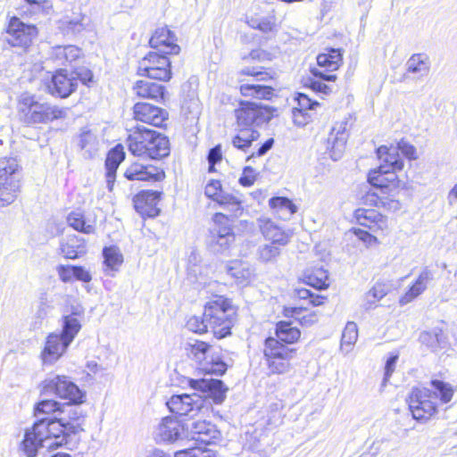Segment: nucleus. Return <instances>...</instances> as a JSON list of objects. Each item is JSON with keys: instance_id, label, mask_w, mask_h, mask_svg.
I'll use <instances>...</instances> for the list:
<instances>
[{"instance_id": "obj_1", "label": "nucleus", "mask_w": 457, "mask_h": 457, "mask_svg": "<svg viewBox=\"0 0 457 457\" xmlns=\"http://www.w3.org/2000/svg\"><path fill=\"white\" fill-rule=\"evenodd\" d=\"M82 430L79 423L65 422L63 418H39L30 428L26 429L21 450L27 457H35L39 448L60 446L66 442L65 435Z\"/></svg>"}, {"instance_id": "obj_2", "label": "nucleus", "mask_w": 457, "mask_h": 457, "mask_svg": "<svg viewBox=\"0 0 457 457\" xmlns=\"http://www.w3.org/2000/svg\"><path fill=\"white\" fill-rule=\"evenodd\" d=\"M188 385L195 392L172 395L167 402L172 413L194 416L204 407L206 398H212L215 403H221L228 390L221 380L213 378H190Z\"/></svg>"}, {"instance_id": "obj_3", "label": "nucleus", "mask_w": 457, "mask_h": 457, "mask_svg": "<svg viewBox=\"0 0 457 457\" xmlns=\"http://www.w3.org/2000/svg\"><path fill=\"white\" fill-rule=\"evenodd\" d=\"M128 148L136 156L162 159L170 154V142L162 133L138 126L128 137Z\"/></svg>"}, {"instance_id": "obj_4", "label": "nucleus", "mask_w": 457, "mask_h": 457, "mask_svg": "<svg viewBox=\"0 0 457 457\" xmlns=\"http://www.w3.org/2000/svg\"><path fill=\"white\" fill-rule=\"evenodd\" d=\"M377 154L380 164L377 169L370 171L368 181L376 187H405V183L399 180L395 175V171L403 168L398 148L381 145L378 148Z\"/></svg>"}, {"instance_id": "obj_5", "label": "nucleus", "mask_w": 457, "mask_h": 457, "mask_svg": "<svg viewBox=\"0 0 457 457\" xmlns=\"http://www.w3.org/2000/svg\"><path fill=\"white\" fill-rule=\"evenodd\" d=\"M18 113L21 121L27 125L48 123L54 120L63 119L67 115L66 109L47 102L29 93L22 94L18 101Z\"/></svg>"}, {"instance_id": "obj_6", "label": "nucleus", "mask_w": 457, "mask_h": 457, "mask_svg": "<svg viewBox=\"0 0 457 457\" xmlns=\"http://www.w3.org/2000/svg\"><path fill=\"white\" fill-rule=\"evenodd\" d=\"M236 310L231 302L221 295L215 296L204 305V316L210 330L219 339L231 334Z\"/></svg>"}, {"instance_id": "obj_7", "label": "nucleus", "mask_w": 457, "mask_h": 457, "mask_svg": "<svg viewBox=\"0 0 457 457\" xmlns=\"http://www.w3.org/2000/svg\"><path fill=\"white\" fill-rule=\"evenodd\" d=\"M189 358L196 361L207 374L222 375L227 365L220 360L213 345L200 340H192L186 347Z\"/></svg>"}, {"instance_id": "obj_8", "label": "nucleus", "mask_w": 457, "mask_h": 457, "mask_svg": "<svg viewBox=\"0 0 457 457\" xmlns=\"http://www.w3.org/2000/svg\"><path fill=\"white\" fill-rule=\"evenodd\" d=\"M295 350L289 348L274 337H268L264 343L263 354L271 373L285 374L291 370L290 361Z\"/></svg>"}, {"instance_id": "obj_9", "label": "nucleus", "mask_w": 457, "mask_h": 457, "mask_svg": "<svg viewBox=\"0 0 457 457\" xmlns=\"http://www.w3.org/2000/svg\"><path fill=\"white\" fill-rule=\"evenodd\" d=\"M239 73L253 77L252 82L240 85L239 89L243 96H253L257 99H270L273 96L271 86L261 85L257 82H267L273 79L274 72L260 71L256 67H246L243 68Z\"/></svg>"}, {"instance_id": "obj_10", "label": "nucleus", "mask_w": 457, "mask_h": 457, "mask_svg": "<svg viewBox=\"0 0 457 457\" xmlns=\"http://www.w3.org/2000/svg\"><path fill=\"white\" fill-rule=\"evenodd\" d=\"M409 409L416 420H428L437 411V403L433 400L432 390L428 387H416L408 399Z\"/></svg>"}, {"instance_id": "obj_11", "label": "nucleus", "mask_w": 457, "mask_h": 457, "mask_svg": "<svg viewBox=\"0 0 457 457\" xmlns=\"http://www.w3.org/2000/svg\"><path fill=\"white\" fill-rule=\"evenodd\" d=\"M137 73L152 79L167 81L171 78L170 61L167 54L150 52L139 62Z\"/></svg>"}, {"instance_id": "obj_12", "label": "nucleus", "mask_w": 457, "mask_h": 457, "mask_svg": "<svg viewBox=\"0 0 457 457\" xmlns=\"http://www.w3.org/2000/svg\"><path fill=\"white\" fill-rule=\"evenodd\" d=\"M235 115L238 127L253 128L269 122L273 113L267 106L253 102H242L240 107L235 111Z\"/></svg>"}, {"instance_id": "obj_13", "label": "nucleus", "mask_w": 457, "mask_h": 457, "mask_svg": "<svg viewBox=\"0 0 457 457\" xmlns=\"http://www.w3.org/2000/svg\"><path fill=\"white\" fill-rule=\"evenodd\" d=\"M45 391L54 393L58 397L68 400L71 404H80L86 395L66 376H55L46 381Z\"/></svg>"}, {"instance_id": "obj_14", "label": "nucleus", "mask_w": 457, "mask_h": 457, "mask_svg": "<svg viewBox=\"0 0 457 457\" xmlns=\"http://www.w3.org/2000/svg\"><path fill=\"white\" fill-rule=\"evenodd\" d=\"M37 36V29L34 25L22 22L19 18L11 19L5 41L12 46L27 48Z\"/></svg>"}, {"instance_id": "obj_15", "label": "nucleus", "mask_w": 457, "mask_h": 457, "mask_svg": "<svg viewBox=\"0 0 457 457\" xmlns=\"http://www.w3.org/2000/svg\"><path fill=\"white\" fill-rule=\"evenodd\" d=\"M342 64V54L339 49L331 48L317 56V65L311 69L312 74L323 80L335 81L337 76L329 72L337 71Z\"/></svg>"}, {"instance_id": "obj_16", "label": "nucleus", "mask_w": 457, "mask_h": 457, "mask_svg": "<svg viewBox=\"0 0 457 457\" xmlns=\"http://www.w3.org/2000/svg\"><path fill=\"white\" fill-rule=\"evenodd\" d=\"M186 437L205 445L214 444L220 437L216 426L204 420H189L186 422Z\"/></svg>"}, {"instance_id": "obj_17", "label": "nucleus", "mask_w": 457, "mask_h": 457, "mask_svg": "<svg viewBox=\"0 0 457 457\" xmlns=\"http://www.w3.org/2000/svg\"><path fill=\"white\" fill-rule=\"evenodd\" d=\"M77 77L74 73H68L66 70H59L52 76L51 80L46 84L47 91L54 96L62 98L68 97L77 88Z\"/></svg>"}, {"instance_id": "obj_18", "label": "nucleus", "mask_w": 457, "mask_h": 457, "mask_svg": "<svg viewBox=\"0 0 457 457\" xmlns=\"http://www.w3.org/2000/svg\"><path fill=\"white\" fill-rule=\"evenodd\" d=\"M257 226L264 238L273 245L285 246L290 241L292 236L290 231L285 229L270 218H259L257 220Z\"/></svg>"}, {"instance_id": "obj_19", "label": "nucleus", "mask_w": 457, "mask_h": 457, "mask_svg": "<svg viewBox=\"0 0 457 457\" xmlns=\"http://www.w3.org/2000/svg\"><path fill=\"white\" fill-rule=\"evenodd\" d=\"M70 345L71 343L60 334L55 332L49 334L41 352L43 364H54L64 354Z\"/></svg>"}, {"instance_id": "obj_20", "label": "nucleus", "mask_w": 457, "mask_h": 457, "mask_svg": "<svg viewBox=\"0 0 457 457\" xmlns=\"http://www.w3.org/2000/svg\"><path fill=\"white\" fill-rule=\"evenodd\" d=\"M124 177L129 180L160 181L164 179L165 174L157 166L134 162L124 171Z\"/></svg>"}, {"instance_id": "obj_21", "label": "nucleus", "mask_w": 457, "mask_h": 457, "mask_svg": "<svg viewBox=\"0 0 457 457\" xmlns=\"http://www.w3.org/2000/svg\"><path fill=\"white\" fill-rule=\"evenodd\" d=\"M176 35L167 27L157 28L152 35L149 44L152 48L157 49L164 54H178L180 51L176 43Z\"/></svg>"}, {"instance_id": "obj_22", "label": "nucleus", "mask_w": 457, "mask_h": 457, "mask_svg": "<svg viewBox=\"0 0 457 457\" xmlns=\"http://www.w3.org/2000/svg\"><path fill=\"white\" fill-rule=\"evenodd\" d=\"M186 423L181 425L170 417H165L157 428L156 437L163 442H181L186 437Z\"/></svg>"}, {"instance_id": "obj_23", "label": "nucleus", "mask_w": 457, "mask_h": 457, "mask_svg": "<svg viewBox=\"0 0 457 457\" xmlns=\"http://www.w3.org/2000/svg\"><path fill=\"white\" fill-rule=\"evenodd\" d=\"M133 111L137 120L155 127L162 126L168 115L166 111L147 103H137Z\"/></svg>"}, {"instance_id": "obj_24", "label": "nucleus", "mask_w": 457, "mask_h": 457, "mask_svg": "<svg viewBox=\"0 0 457 457\" xmlns=\"http://www.w3.org/2000/svg\"><path fill=\"white\" fill-rule=\"evenodd\" d=\"M346 122L337 123L332 129L327 139V148L330 152V157L334 161L341 158L348 138Z\"/></svg>"}, {"instance_id": "obj_25", "label": "nucleus", "mask_w": 457, "mask_h": 457, "mask_svg": "<svg viewBox=\"0 0 457 457\" xmlns=\"http://www.w3.org/2000/svg\"><path fill=\"white\" fill-rule=\"evenodd\" d=\"M160 200V193L152 190H143L133 199L136 211L142 216L155 217L159 213L156 207Z\"/></svg>"}, {"instance_id": "obj_26", "label": "nucleus", "mask_w": 457, "mask_h": 457, "mask_svg": "<svg viewBox=\"0 0 457 457\" xmlns=\"http://www.w3.org/2000/svg\"><path fill=\"white\" fill-rule=\"evenodd\" d=\"M382 194H387L388 195H378L375 193H367L364 196V202L369 203L370 205L381 206L390 212L399 211L402 207V204L399 200L395 199V195L399 189H403L404 187H394L386 188L380 187Z\"/></svg>"}, {"instance_id": "obj_27", "label": "nucleus", "mask_w": 457, "mask_h": 457, "mask_svg": "<svg viewBox=\"0 0 457 457\" xmlns=\"http://www.w3.org/2000/svg\"><path fill=\"white\" fill-rule=\"evenodd\" d=\"M354 218L361 226L370 229L375 231L388 229L387 218L374 209L359 208L354 212Z\"/></svg>"}, {"instance_id": "obj_28", "label": "nucleus", "mask_w": 457, "mask_h": 457, "mask_svg": "<svg viewBox=\"0 0 457 457\" xmlns=\"http://www.w3.org/2000/svg\"><path fill=\"white\" fill-rule=\"evenodd\" d=\"M434 274L428 268L425 267L421 272L420 273L417 279L414 283L408 288V290L400 297L399 303L400 305H405L414 299H416L419 295H420L428 287V285L433 280Z\"/></svg>"}, {"instance_id": "obj_29", "label": "nucleus", "mask_w": 457, "mask_h": 457, "mask_svg": "<svg viewBox=\"0 0 457 457\" xmlns=\"http://www.w3.org/2000/svg\"><path fill=\"white\" fill-rule=\"evenodd\" d=\"M133 91L139 97L153 99L156 102L164 100L165 96V87L162 85L145 80L137 81L133 86Z\"/></svg>"}, {"instance_id": "obj_30", "label": "nucleus", "mask_w": 457, "mask_h": 457, "mask_svg": "<svg viewBox=\"0 0 457 457\" xmlns=\"http://www.w3.org/2000/svg\"><path fill=\"white\" fill-rule=\"evenodd\" d=\"M260 137V133L253 128H240L232 137V145L244 152L248 153L253 144Z\"/></svg>"}, {"instance_id": "obj_31", "label": "nucleus", "mask_w": 457, "mask_h": 457, "mask_svg": "<svg viewBox=\"0 0 457 457\" xmlns=\"http://www.w3.org/2000/svg\"><path fill=\"white\" fill-rule=\"evenodd\" d=\"M10 180H20L19 164L14 158L0 159V185L9 184Z\"/></svg>"}, {"instance_id": "obj_32", "label": "nucleus", "mask_w": 457, "mask_h": 457, "mask_svg": "<svg viewBox=\"0 0 457 457\" xmlns=\"http://www.w3.org/2000/svg\"><path fill=\"white\" fill-rule=\"evenodd\" d=\"M81 54V50L73 46H56L52 49V57L60 64H66L76 61Z\"/></svg>"}, {"instance_id": "obj_33", "label": "nucleus", "mask_w": 457, "mask_h": 457, "mask_svg": "<svg viewBox=\"0 0 457 457\" xmlns=\"http://www.w3.org/2000/svg\"><path fill=\"white\" fill-rule=\"evenodd\" d=\"M104 258V264L105 266L104 272L108 276H113L112 272L119 270L123 262V256L117 247H104L103 251Z\"/></svg>"}, {"instance_id": "obj_34", "label": "nucleus", "mask_w": 457, "mask_h": 457, "mask_svg": "<svg viewBox=\"0 0 457 457\" xmlns=\"http://www.w3.org/2000/svg\"><path fill=\"white\" fill-rule=\"evenodd\" d=\"M228 273L230 277L235 278L236 282L239 285H247L253 276V270L250 265L242 262L235 261L228 268Z\"/></svg>"}, {"instance_id": "obj_35", "label": "nucleus", "mask_w": 457, "mask_h": 457, "mask_svg": "<svg viewBox=\"0 0 457 457\" xmlns=\"http://www.w3.org/2000/svg\"><path fill=\"white\" fill-rule=\"evenodd\" d=\"M300 336V330L293 327L291 322L279 321L276 326V339L280 343L294 344L299 339Z\"/></svg>"}, {"instance_id": "obj_36", "label": "nucleus", "mask_w": 457, "mask_h": 457, "mask_svg": "<svg viewBox=\"0 0 457 457\" xmlns=\"http://www.w3.org/2000/svg\"><path fill=\"white\" fill-rule=\"evenodd\" d=\"M430 390H432L433 400H439L441 403H448L454 394V389L449 383L441 380H432L430 382Z\"/></svg>"}, {"instance_id": "obj_37", "label": "nucleus", "mask_w": 457, "mask_h": 457, "mask_svg": "<svg viewBox=\"0 0 457 457\" xmlns=\"http://www.w3.org/2000/svg\"><path fill=\"white\" fill-rule=\"evenodd\" d=\"M213 228L211 229V237H225L235 235L232 221L223 213L217 212L212 217Z\"/></svg>"}, {"instance_id": "obj_38", "label": "nucleus", "mask_w": 457, "mask_h": 457, "mask_svg": "<svg viewBox=\"0 0 457 457\" xmlns=\"http://www.w3.org/2000/svg\"><path fill=\"white\" fill-rule=\"evenodd\" d=\"M328 275L326 270L317 268L308 270L303 274V281L318 289H324L328 287Z\"/></svg>"}, {"instance_id": "obj_39", "label": "nucleus", "mask_w": 457, "mask_h": 457, "mask_svg": "<svg viewBox=\"0 0 457 457\" xmlns=\"http://www.w3.org/2000/svg\"><path fill=\"white\" fill-rule=\"evenodd\" d=\"M80 328L79 320L74 314H69L62 317V331L59 334L71 344Z\"/></svg>"}, {"instance_id": "obj_40", "label": "nucleus", "mask_w": 457, "mask_h": 457, "mask_svg": "<svg viewBox=\"0 0 457 457\" xmlns=\"http://www.w3.org/2000/svg\"><path fill=\"white\" fill-rule=\"evenodd\" d=\"M21 189L20 180H10L9 184L0 185V207L12 204Z\"/></svg>"}, {"instance_id": "obj_41", "label": "nucleus", "mask_w": 457, "mask_h": 457, "mask_svg": "<svg viewBox=\"0 0 457 457\" xmlns=\"http://www.w3.org/2000/svg\"><path fill=\"white\" fill-rule=\"evenodd\" d=\"M387 293L388 287L386 284L380 282L376 283L365 295L364 308L370 310L376 307L377 302L386 296Z\"/></svg>"}, {"instance_id": "obj_42", "label": "nucleus", "mask_w": 457, "mask_h": 457, "mask_svg": "<svg viewBox=\"0 0 457 457\" xmlns=\"http://www.w3.org/2000/svg\"><path fill=\"white\" fill-rule=\"evenodd\" d=\"M357 338L358 328L356 323L352 321L347 322L342 333L341 351L348 353L352 350L353 345L356 343Z\"/></svg>"}, {"instance_id": "obj_43", "label": "nucleus", "mask_w": 457, "mask_h": 457, "mask_svg": "<svg viewBox=\"0 0 457 457\" xmlns=\"http://www.w3.org/2000/svg\"><path fill=\"white\" fill-rule=\"evenodd\" d=\"M408 72L425 76L429 71L428 58L420 54L411 55L406 63Z\"/></svg>"}, {"instance_id": "obj_44", "label": "nucleus", "mask_w": 457, "mask_h": 457, "mask_svg": "<svg viewBox=\"0 0 457 457\" xmlns=\"http://www.w3.org/2000/svg\"><path fill=\"white\" fill-rule=\"evenodd\" d=\"M282 246L271 243L260 245L257 249L258 260L264 263L275 262L281 253Z\"/></svg>"}, {"instance_id": "obj_45", "label": "nucleus", "mask_w": 457, "mask_h": 457, "mask_svg": "<svg viewBox=\"0 0 457 457\" xmlns=\"http://www.w3.org/2000/svg\"><path fill=\"white\" fill-rule=\"evenodd\" d=\"M61 251L65 258L76 259L85 253V246L79 244L76 237L69 238L66 242L61 244Z\"/></svg>"}, {"instance_id": "obj_46", "label": "nucleus", "mask_w": 457, "mask_h": 457, "mask_svg": "<svg viewBox=\"0 0 457 457\" xmlns=\"http://www.w3.org/2000/svg\"><path fill=\"white\" fill-rule=\"evenodd\" d=\"M61 407V403L55 400H43L35 406V416L37 420L39 418H46V415L62 411Z\"/></svg>"}, {"instance_id": "obj_47", "label": "nucleus", "mask_w": 457, "mask_h": 457, "mask_svg": "<svg viewBox=\"0 0 457 457\" xmlns=\"http://www.w3.org/2000/svg\"><path fill=\"white\" fill-rule=\"evenodd\" d=\"M97 138L90 130H84L79 136V146L88 157H92L97 151Z\"/></svg>"}, {"instance_id": "obj_48", "label": "nucleus", "mask_w": 457, "mask_h": 457, "mask_svg": "<svg viewBox=\"0 0 457 457\" xmlns=\"http://www.w3.org/2000/svg\"><path fill=\"white\" fill-rule=\"evenodd\" d=\"M247 23L251 28L259 29L264 33L272 32L276 28V20L274 16L251 17Z\"/></svg>"}, {"instance_id": "obj_49", "label": "nucleus", "mask_w": 457, "mask_h": 457, "mask_svg": "<svg viewBox=\"0 0 457 457\" xmlns=\"http://www.w3.org/2000/svg\"><path fill=\"white\" fill-rule=\"evenodd\" d=\"M68 224L75 230L83 232L85 234H91L94 232V226L87 224L84 216L80 212H71L67 217Z\"/></svg>"}, {"instance_id": "obj_50", "label": "nucleus", "mask_w": 457, "mask_h": 457, "mask_svg": "<svg viewBox=\"0 0 457 457\" xmlns=\"http://www.w3.org/2000/svg\"><path fill=\"white\" fill-rule=\"evenodd\" d=\"M422 345L436 350L443 340V334L440 329L435 328L429 331H422L419 337Z\"/></svg>"}, {"instance_id": "obj_51", "label": "nucleus", "mask_w": 457, "mask_h": 457, "mask_svg": "<svg viewBox=\"0 0 457 457\" xmlns=\"http://www.w3.org/2000/svg\"><path fill=\"white\" fill-rule=\"evenodd\" d=\"M269 204L270 208L278 211H285L288 215H292L297 211L296 205L287 197H272L270 199Z\"/></svg>"}, {"instance_id": "obj_52", "label": "nucleus", "mask_w": 457, "mask_h": 457, "mask_svg": "<svg viewBox=\"0 0 457 457\" xmlns=\"http://www.w3.org/2000/svg\"><path fill=\"white\" fill-rule=\"evenodd\" d=\"M216 202L220 205L228 206V210L234 212L236 216L242 212L241 201L231 195L221 192Z\"/></svg>"}, {"instance_id": "obj_53", "label": "nucleus", "mask_w": 457, "mask_h": 457, "mask_svg": "<svg viewBox=\"0 0 457 457\" xmlns=\"http://www.w3.org/2000/svg\"><path fill=\"white\" fill-rule=\"evenodd\" d=\"M60 29H62L65 34L76 35L84 29V24L82 19L79 18L73 20L64 18L60 22Z\"/></svg>"}, {"instance_id": "obj_54", "label": "nucleus", "mask_w": 457, "mask_h": 457, "mask_svg": "<svg viewBox=\"0 0 457 457\" xmlns=\"http://www.w3.org/2000/svg\"><path fill=\"white\" fill-rule=\"evenodd\" d=\"M235 235L225 237H211V245L214 251L223 253L227 251L235 241Z\"/></svg>"}, {"instance_id": "obj_55", "label": "nucleus", "mask_w": 457, "mask_h": 457, "mask_svg": "<svg viewBox=\"0 0 457 457\" xmlns=\"http://www.w3.org/2000/svg\"><path fill=\"white\" fill-rule=\"evenodd\" d=\"M187 327L189 330L202 334L207 332L209 328V324H206L204 312L203 316H193L188 319L187 322Z\"/></svg>"}, {"instance_id": "obj_56", "label": "nucleus", "mask_w": 457, "mask_h": 457, "mask_svg": "<svg viewBox=\"0 0 457 457\" xmlns=\"http://www.w3.org/2000/svg\"><path fill=\"white\" fill-rule=\"evenodd\" d=\"M67 406L69 407V410L67 411L69 420H65V422H71L72 424L79 423L80 428H82V423L86 416L83 410L79 406V404H68Z\"/></svg>"}, {"instance_id": "obj_57", "label": "nucleus", "mask_w": 457, "mask_h": 457, "mask_svg": "<svg viewBox=\"0 0 457 457\" xmlns=\"http://www.w3.org/2000/svg\"><path fill=\"white\" fill-rule=\"evenodd\" d=\"M222 192L221 184L219 180L212 179L205 187V195L213 200L217 201Z\"/></svg>"}, {"instance_id": "obj_58", "label": "nucleus", "mask_w": 457, "mask_h": 457, "mask_svg": "<svg viewBox=\"0 0 457 457\" xmlns=\"http://www.w3.org/2000/svg\"><path fill=\"white\" fill-rule=\"evenodd\" d=\"M293 121L296 126L303 127L312 120V115L309 112L294 108L292 111Z\"/></svg>"}, {"instance_id": "obj_59", "label": "nucleus", "mask_w": 457, "mask_h": 457, "mask_svg": "<svg viewBox=\"0 0 457 457\" xmlns=\"http://www.w3.org/2000/svg\"><path fill=\"white\" fill-rule=\"evenodd\" d=\"M59 278L64 283L72 282L74 279V265H59L56 268Z\"/></svg>"}, {"instance_id": "obj_60", "label": "nucleus", "mask_w": 457, "mask_h": 457, "mask_svg": "<svg viewBox=\"0 0 457 457\" xmlns=\"http://www.w3.org/2000/svg\"><path fill=\"white\" fill-rule=\"evenodd\" d=\"M398 360V355L390 356L385 365L384 378L381 383V387H385L389 381L393 372L395 371V365Z\"/></svg>"}, {"instance_id": "obj_61", "label": "nucleus", "mask_w": 457, "mask_h": 457, "mask_svg": "<svg viewBox=\"0 0 457 457\" xmlns=\"http://www.w3.org/2000/svg\"><path fill=\"white\" fill-rule=\"evenodd\" d=\"M120 164V163H118L117 162L114 161H111L107 158L105 160L107 185L110 190L112 189L116 170Z\"/></svg>"}, {"instance_id": "obj_62", "label": "nucleus", "mask_w": 457, "mask_h": 457, "mask_svg": "<svg viewBox=\"0 0 457 457\" xmlns=\"http://www.w3.org/2000/svg\"><path fill=\"white\" fill-rule=\"evenodd\" d=\"M325 80L320 79H310L309 87L312 90L322 95H329L333 91V87L330 85L324 83Z\"/></svg>"}, {"instance_id": "obj_63", "label": "nucleus", "mask_w": 457, "mask_h": 457, "mask_svg": "<svg viewBox=\"0 0 457 457\" xmlns=\"http://www.w3.org/2000/svg\"><path fill=\"white\" fill-rule=\"evenodd\" d=\"M256 171L250 166H246L243 170V174L239 179V183L244 187L252 186L256 179Z\"/></svg>"}, {"instance_id": "obj_64", "label": "nucleus", "mask_w": 457, "mask_h": 457, "mask_svg": "<svg viewBox=\"0 0 457 457\" xmlns=\"http://www.w3.org/2000/svg\"><path fill=\"white\" fill-rule=\"evenodd\" d=\"M297 108L306 112L314 110L315 107L319 105L318 102L312 101L308 96L302 93H300L297 96Z\"/></svg>"}]
</instances>
